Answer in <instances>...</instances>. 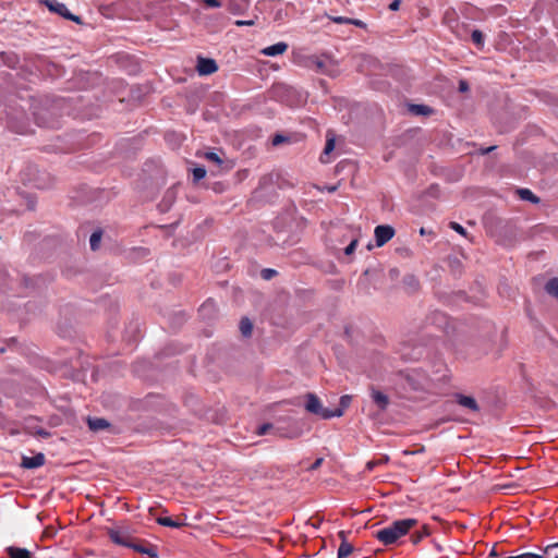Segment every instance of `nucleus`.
I'll use <instances>...</instances> for the list:
<instances>
[{"label":"nucleus","instance_id":"1","mask_svg":"<svg viewBox=\"0 0 558 558\" xmlns=\"http://www.w3.org/2000/svg\"><path fill=\"white\" fill-rule=\"evenodd\" d=\"M417 524L413 518L393 521L390 525L376 532V538L385 546L395 544L401 536Z\"/></svg>","mask_w":558,"mask_h":558},{"label":"nucleus","instance_id":"2","mask_svg":"<svg viewBox=\"0 0 558 558\" xmlns=\"http://www.w3.org/2000/svg\"><path fill=\"white\" fill-rule=\"evenodd\" d=\"M305 398V410L314 415L319 416L320 418L329 420L343 415V409L329 410L324 408L319 398L315 393L308 392L306 393Z\"/></svg>","mask_w":558,"mask_h":558},{"label":"nucleus","instance_id":"3","mask_svg":"<svg viewBox=\"0 0 558 558\" xmlns=\"http://www.w3.org/2000/svg\"><path fill=\"white\" fill-rule=\"evenodd\" d=\"M34 120L37 125L48 129L59 128V113L56 106L38 107L34 111Z\"/></svg>","mask_w":558,"mask_h":558},{"label":"nucleus","instance_id":"4","mask_svg":"<svg viewBox=\"0 0 558 558\" xmlns=\"http://www.w3.org/2000/svg\"><path fill=\"white\" fill-rule=\"evenodd\" d=\"M117 65L128 74L134 75L140 72L137 60L126 52H117L107 58V65Z\"/></svg>","mask_w":558,"mask_h":558},{"label":"nucleus","instance_id":"5","mask_svg":"<svg viewBox=\"0 0 558 558\" xmlns=\"http://www.w3.org/2000/svg\"><path fill=\"white\" fill-rule=\"evenodd\" d=\"M403 377L413 390H427L430 387L432 379L421 368L409 369Z\"/></svg>","mask_w":558,"mask_h":558},{"label":"nucleus","instance_id":"6","mask_svg":"<svg viewBox=\"0 0 558 558\" xmlns=\"http://www.w3.org/2000/svg\"><path fill=\"white\" fill-rule=\"evenodd\" d=\"M40 3L44 4L51 13L58 14L76 24H83L82 17L71 13L68 7L59 0H40Z\"/></svg>","mask_w":558,"mask_h":558},{"label":"nucleus","instance_id":"7","mask_svg":"<svg viewBox=\"0 0 558 558\" xmlns=\"http://www.w3.org/2000/svg\"><path fill=\"white\" fill-rule=\"evenodd\" d=\"M107 534L111 538V541L120 546H124L130 548L134 537L123 529H107Z\"/></svg>","mask_w":558,"mask_h":558},{"label":"nucleus","instance_id":"8","mask_svg":"<svg viewBox=\"0 0 558 558\" xmlns=\"http://www.w3.org/2000/svg\"><path fill=\"white\" fill-rule=\"evenodd\" d=\"M376 245L381 247L395 235V229L389 225H379L374 230Z\"/></svg>","mask_w":558,"mask_h":558},{"label":"nucleus","instance_id":"9","mask_svg":"<svg viewBox=\"0 0 558 558\" xmlns=\"http://www.w3.org/2000/svg\"><path fill=\"white\" fill-rule=\"evenodd\" d=\"M133 550L145 554L149 556L150 558H157L158 557V548L156 545L149 544L146 541H138L134 538L131 547Z\"/></svg>","mask_w":558,"mask_h":558},{"label":"nucleus","instance_id":"10","mask_svg":"<svg viewBox=\"0 0 558 558\" xmlns=\"http://www.w3.org/2000/svg\"><path fill=\"white\" fill-rule=\"evenodd\" d=\"M196 70L201 75H210L217 72L218 65L217 62L211 58L198 57Z\"/></svg>","mask_w":558,"mask_h":558},{"label":"nucleus","instance_id":"11","mask_svg":"<svg viewBox=\"0 0 558 558\" xmlns=\"http://www.w3.org/2000/svg\"><path fill=\"white\" fill-rule=\"evenodd\" d=\"M46 458L45 454L41 452L36 453L34 457H26L24 456L22 458L21 466L24 469H37L45 464Z\"/></svg>","mask_w":558,"mask_h":558},{"label":"nucleus","instance_id":"12","mask_svg":"<svg viewBox=\"0 0 558 558\" xmlns=\"http://www.w3.org/2000/svg\"><path fill=\"white\" fill-rule=\"evenodd\" d=\"M454 399H456V402L463 407V408H466L469 409L470 411L472 412H478L480 411V405L477 403V401L471 397V396H465V395H462V393H456L454 395Z\"/></svg>","mask_w":558,"mask_h":558},{"label":"nucleus","instance_id":"13","mask_svg":"<svg viewBox=\"0 0 558 558\" xmlns=\"http://www.w3.org/2000/svg\"><path fill=\"white\" fill-rule=\"evenodd\" d=\"M371 397H372L373 402L377 405V408L380 411L387 410V408L389 405V397L386 393H384L375 388H372Z\"/></svg>","mask_w":558,"mask_h":558},{"label":"nucleus","instance_id":"14","mask_svg":"<svg viewBox=\"0 0 558 558\" xmlns=\"http://www.w3.org/2000/svg\"><path fill=\"white\" fill-rule=\"evenodd\" d=\"M402 283L405 292L409 294L416 293L421 288L420 280L412 274L405 275L402 279Z\"/></svg>","mask_w":558,"mask_h":558},{"label":"nucleus","instance_id":"15","mask_svg":"<svg viewBox=\"0 0 558 558\" xmlns=\"http://www.w3.org/2000/svg\"><path fill=\"white\" fill-rule=\"evenodd\" d=\"M306 65L308 68L315 69L316 72L322 74L331 75V71L325 61L319 59L318 57L312 56L307 59Z\"/></svg>","mask_w":558,"mask_h":558},{"label":"nucleus","instance_id":"16","mask_svg":"<svg viewBox=\"0 0 558 558\" xmlns=\"http://www.w3.org/2000/svg\"><path fill=\"white\" fill-rule=\"evenodd\" d=\"M288 44L284 41L276 43L260 50V53L267 57H275L284 53L288 50Z\"/></svg>","mask_w":558,"mask_h":558},{"label":"nucleus","instance_id":"17","mask_svg":"<svg viewBox=\"0 0 558 558\" xmlns=\"http://www.w3.org/2000/svg\"><path fill=\"white\" fill-rule=\"evenodd\" d=\"M338 536L341 538V544L338 548V558H347L353 551V546L347 542V533L344 531H340Z\"/></svg>","mask_w":558,"mask_h":558},{"label":"nucleus","instance_id":"18","mask_svg":"<svg viewBox=\"0 0 558 558\" xmlns=\"http://www.w3.org/2000/svg\"><path fill=\"white\" fill-rule=\"evenodd\" d=\"M205 158L210 161V162H214L216 163L218 167H220L222 170H229L232 168V165L230 161L228 160H223L217 153L215 151H208L206 153L205 155Z\"/></svg>","mask_w":558,"mask_h":558},{"label":"nucleus","instance_id":"19","mask_svg":"<svg viewBox=\"0 0 558 558\" xmlns=\"http://www.w3.org/2000/svg\"><path fill=\"white\" fill-rule=\"evenodd\" d=\"M5 551L10 558H33V554L22 547L9 546L5 548Z\"/></svg>","mask_w":558,"mask_h":558},{"label":"nucleus","instance_id":"20","mask_svg":"<svg viewBox=\"0 0 558 558\" xmlns=\"http://www.w3.org/2000/svg\"><path fill=\"white\" fill-rule=\"evenodd\" d=\"M546 293L558 301V277L550 278L545 287Z\"/></svg>","mask_w":558,"mask_h":558},{"label":"nucleus","instance_id":"21","mask_svg":"<svg viewBox=\"0 0 558 558\" xmlns=\"http://www.w3.org/2000/svg\"><path fill=\"white\" fill-rule=\"evenodd\" d=\"M104 231L101 228L95 230L89 238V245L92 251H97L100 246Z\"/></svg>","mask_w":558,"mask_h":558},{"label":"nucleus","instance_id":"22","mask_svg":"<svg viewBox=\"0 0 558 558\" xmlns=\"http://www.w3.org/2000/svg\"><path fill=\"white\" fill-rule=\"evenodd\" d=\"M240 331L243 337H251L253 331V323L248 317H242V319L240 320Z\"/></svg>","mask_w":558,"mask_h":558},{"label":"nucleus","instance_id":"23","mask_svg":"<svg viewBox=\"0 0 558 558\" xmlns=\"http://www.w3.org/2000/svg\"><path fill=\"white\" fill-rule=\"evenodd\" d=\"M87 424L90 430H102L105 429V417H87Z\"/></svg>","mask_w":558,"mask_h":558},{"label":"nucleus","instance_id":"24","mask_svg":"<svg viewBox=\"0 0 558 558\" xmlns=\"http://www.w3.org/2000/svg\"><path fill=\"white\" fill-rule=\"evenodd\" d=\"M430 531L427 525H423L421 531H416L411 535V541L414 545L418 544L423 538L428 536Z\"/></svg>","mask_w":558,"mask_h":558},{"label":"nucleus","instance_id":"25","mask_svg":"<svg viewBox=\"0 0 558 558\" xmlns=\"http://www.w3.org/2000/svg\"><path fill=\"white\" fill-rule=\"evenodd\" d=\"M471 39L473 44L478 48L483 49L485 43V36L480 29H473L471 33Z\"/></svg>","mask_w":558,"mask_h":558},{"label":"nucleus","instance_id":"26","mask_svg":"<svg viewBox=\"0 0 558 558\" xmlns=\"http://www.w3.org/2000/svg\"><path fill=\"white\" fill-rule=\"evenodd\" d=\"M518 193L523 201H529L533 204H537L539 202V198L529 189H520Z\"/></svg>","mask_w":558,"mask_h":558},{"label":"nucleus","instance_id":"27","mask_svg":"<svg viewBox=\"0 0 558 558\" xmlns=\"http://www.w3.org/2000/svg\"><path fill=\"white\" fill-rule=\"evenodd\" d=\"M27 434L41 437V438H49L51 436V433L43 427L39 426H28L27 427Z\"/></svg>","mask_w":558,"mask_h":558},{"label":"nucleus","instance_id":"28","mask_svg":"<svg viewBox=\"0 0 558 558\" xmlns=\"http://www.w3.org/2000/svg\"><path fill=\"white\" fill-rule=\"evenodd\" d=\"M412 113L429 116L433 112V109L426 105H412L410 108Z\"/></svg>","mask_w":558,"mask_h":558},{"label":"nucleus","instance_id":"29","mask_svg":"<svg viewBox=\"0 0 558 558\" xmlns=\"http://www.w3.org/2000/svg\"><path fill=\"white\" fill-rule=\"evenodd\" d=\"M157 523L162 526H169V527H180L183 525V523L177 522L170 517H160L157 519Z\"/></svg>","mask_w":558,"mask_h":558},{"label":"nucleus","instance_id":"30","mask_svg":"<svg viewBox=\"0 0 558 558\" xmlns=\"http://www.w3.org/2000/svg\"><path fill=\"white\" fill-rule=\"evenodd\" d=\"M389 458L387 456L381 457L378 460H371L366 463V470L373 471L375 468L388 463Z\"/></svg>","mask_w":558,"mask_h":558},{"label":"nucleus","instance_id":"31","mask_svg":"<svg viewBox=\"0 0 558 558\" xmlns=\"http://www.w3.org/2000/svg\"><path fill=\"white\" fill-rule=\"evenodd\" d=\"M215 311V304L214 302L211 301H207L205 302L201 308H199V313L203 315V316H207V317H210V314L211 312Z\"/></svg>","mask_w":558,"mask_h":558},{"label":"nucleus","instance_id":"32","mask_svg":"<svg viewBox=\"0 0 558 558\" xmlns=\"http://www.w3.org/2000/svg\"><path fill=\"white\" fill-rule=\"evenodd\" d=\"M206 177V169L203 167H196L193 169V180L195 182L201 181Z\"/></svg>","mask_w":558,"mask_h":558},{"label":"nucleus","instance_id":"33","mask_svg":"<svg viewBox=\"0 0 558 558\" xmlns=\"http://www.w3.org/2000/svg\"><path fill=\"white\" fill-rule=\"evenodd\" d=\"M2 60L4 61L5 64H8L11 68H14L15 64L17 63V57L15 54L2 53Z\"/></svg>","mask_w":558,"mask_h":558},{"label":"nucleus","instance_id":"34","mask_svg":"<svg viewBox=\"0 0 558 558\" xmlns=\"http://www.w3.org/2000/svg\"><path fill=\"white\" fill-rule=\"evenodd\" d=\"M260 275L263 279L270 280L272 277L277 275V271L271 268H265L262 270Z\"/></svg>","mask_w":558,"mask_h":558},{"label":"nucleus","instance_id":"35","mask_svg":"<svg viewBox=\"0 0 558 558\" xmlns=\"http://www.w3.org/2000/svg\"><path fill=\"white\" fill-rule=\"evenodd\" d=\"M449 227L461 235H466V230L458 222L451 221Z\"/></svg>","mask_w":558,"mask_h":558},{"label":"nucleus","instance_id":"36","mask_svg":"<svg viewBox=\"0 0 558 558\" xmlns=\"http://www.w3.org/2000/svg\"><path fill=\"white\" fill-rule=\"evenodd\" d=\"M274 429V425L270 423H264L257 428L258 435H266L269 430Z\"/></svg>","mask_w":558,"mask_h":558},{"label":"nucleus","instance_id":"37","mask_svg":"<svg viewBox=\"0 0 558 558\" xmlns=\"http://www.w3.org/2000/svg\"><path fill=\"white\" fill-rule=\"evenodd\" d=\"M335 149V138H328L324 148L323 154L328 155Z\"/></svg>","mask_w":558,"mask_h":558},{"label":"nucleus","instance_id":"38","mask_svg":"<svg viewBox=\"0 0 558 558\" xmlns=\"http://www.w3.org/2000/svg\"><path fill=\"white\" fill-rule=\"evenodd\" d=\"M356 246H357V240H356V239H354V240H352V241L350 242V244L344 248V254H345V255H351V254H353V252L355 251Z\"/></svg>","mask_w":558,"mask_h":558},{"label":"nucleus","instance_id":"39","mask_svg":"<svg viewBox=\"0 0 558 558\" xmlns=\"http://www.w3.org/2000/svg\"><path fill=\"white\" fill-rule=\"evenodd\" d=\"M350 403H351V397L348 396V395L342 396L340 398V407H338L337 409H343L344 410L345 408H348L350 405Z\"/></svg>","mask_w":558,"mask_h":558},{"label":"nucleus","instance_id":"40","mask_svg":"<svg viewBox=\"0 0 558 558\" xmlns=\"http://www.w3.org/2000/svg\"><path fill=\"white\" fill-rule=\"evenodd\" d=\"M508 558H543V556L533 553H525L518 556H510Z\"/></svg>","mask_w":558,"mask_h":558},{"label":"nucleus","instance_id":"41","mask_svg":"<svg viewBox=\"0 0 558 558\" xmlns=\"http://www.w3.org/2000/svg\"><path fill=\"white\" fill-rule=\"evenodd\" d=\"M332 22L337 23V24H349L350 21V17H344V16H332L330 17Z\"/></svg>","mask_w":558,"mask_h":558},{"label":"nucleus","instance_id":"42","mask_svg":"<svg viewBox=\"0 0 558 558\" xmlns=\"http://www.w3.org/2000/svg\"><path fill=\"white\" fill-rule=\"evenodd\" d=\"M204 4L208 8H220L221 2L219 0H204Z\"/></svg>","mask_w":558,"mask_h":558},{"label":"nucleus","instance_id":"43","mask_svg":"<svg viewBox=\"0 0 558 558\" xmlns=\"http://www.w3.org/2000/svg\"><path fill=\"white\" fill-rule=\"evenodd\" d=\"M255 24L254 20H238L235 21L236 26H252Z\"/></svg>","mask_w":558,"mask_h":558},{"label":"nucleus","instance_id":"44","mask_svg":"<svg viewBox=\"0 0 558 558\" xmlns=\"http://www.w3.org/2000/svg\"><path fill=\"white\" fill-rule=\"evenodd\" d=\"M287 141V137L281 134H276L272 138V145L277 146Z\"/></svg>","mask_w":558,"mask_h":558},{"label":"nucleus","instance_id":"45","mask_svg":"<svg viewBox=\"0 0 558 558\" xmlns=\"http://www.w3.org/2000/svg\"><path fill=\"white\" fill-rule=\"evenodd\" d=\"M324 462V458H317L313 464L308 468V471H315L317 470L318 468H320V465L323 464Z\"/></svg>","mask_w":558,"mask_h":558},{"label":"nucleus","instance_id":"46","mask_svg":"<svg viewBox=\"0 0 558 558\" xmlns=\"http://www.w3.org/2000/svg\"><path fill=\"white\" fill-rule=\"evenodd\" d=\"M470 88L469 83L465 80H461L459 82V92L464 93L468 92Z\"/></svg>","mask_w":558,"mask_h":558},{"label":"nucleus","instance_id":"47","mask_svg":"<svg viewBox=\"0 0 558 558\" xmlns=\"http://www.w3.org/2000/svg\"><path fill=\"white\" fill-rule=\"evenodd\" d=\"M351 22H349V24H352V25H355L360 28H365L366 27V24L361 21V20H356V19H350Z\"/></svg>","mask_w":558,"mask_h":558},{"label":"nucleus","instance_id":"48","mask_svg":"<svg viewBox=\"0 0 558 558\" xmlns=\"http://www.w3.org/2000/svg\"><path fill=\"white\" fill-rule=\"evenodd\" d=\"M400 4H401V0H393V1L389 4V9H390L391 11H397V10H399Z\"/></svg>","mask_w":558,"mask_h":558},{"label":"nucleus","instance_id":"49","mask_svg":"<svg viewBox=\"0 0 558 558\" xmlns=\"http://www.w3.org/2000/svg\"><path fill=\"white\" fill-rule=\"evenodd\" d=\"M495 148H496V146H489V147H487V148H483V149H481V153H482L483 155H486V154H488V153L493 151Z\"/></svg>","mask_w":558,"mask_h":558},{"label":"nucleus","instance_id":"50","mask_svg":"<svg viewBox=\"0 0 558 558\" xmlns=\"http://www.w3.org/2000/svg\"><path fill=\"white\" fill-rule=\"evenodd\" d=\"M390 277L395 278L399 275V270L397 268H392L389 270Z\"/></svg>","mask_w":558,"mask_h":558},{"label":"nucleus","instance_id":"51","mask_svg":"<svg viewBox=\"0 0 558 558\" xmlns=\"http://www.w3.org/2000/svg\"><path fill=\"white\" fill-rule=\"evenodd\" d=\"M551 548H558V542H557V543H555V544L548 545V546L546 547V551H548V550H549V549H551Z\"/></svg>","mask_w":558,"mask_h":558},{"label":"nucleus","instance_id":"52","mask_svg":"<svg viewBox=\"0 0 558 558\" xmlns=\"http://www.w3.org/2000/svg\"><path fill=\"white\" fill-rule=\"evenodd\" d=\"M27 206H28V209H31V210H33L35 208V205L33 202H29Z\"/></svg>","mask_w":558,"mask_h":558},{"label":"nucleus","instance_id":"53","mask_svg":"<svg viewBox=\"0 0 558 558\" xmlns=\"http://www.w3.org/2000/svg\"><path fill=\"white\" fill-rule=\"evenodd\" d=\"M106 427H107V433H110L111 432V425H110L109 422H107Z\"/></svg>","mask_w":558,"mask_h":558},{"label":"nucleus","instance_id":"54","mask_svg":"<svg viewBox=\"0 0 558 558\" xmlns=\"http://www.w3.org/2000/svg\"><path fill=\"white\" fill-rule=\"evenodd\" d=\"M85 228H86L85 225L81 226L80 229H78V232H84Z\"/></svg>","mask_w":558,"mask_h":558},{"label":"nucleus","instance_id":"55","mask_svg":"<svg viewBox=\"0 0 558 558\" xmlns=\"http://www.w3.org/2000/svg\"><path fill=\"white\" fill-rule=\"evenodd\" d=\"M420 233H421L422 235L426 234V230H425V228H421Z\"/></svg>","mask_w":558,"mask_h":558},{"label":"nucleus","instance_id":"56","mask_svg":"<svg viewBox=\"0 0 558 558\" xmlns=\"http://www.w3.org/2000/svg\"><path fill=\"white\" fill-rule=\"evenodd\" d=\"M24 283H25L26 287H28L29 286V279L25 278L24 279Z\"/></svg>","mask_w":558,"mask_h":558},{"label":"nucleus","instance_id":"57","mask_svg":"<svg viewBox=\"0 0 558 558\" xmlns=\"http://www.w3.org/2000/svg\"><path fill=\"white\" fill-rule=\"evenodd\" d=\"M16 342V339L15 338H11L10 339V343H15Z\"/></svg>","mask_w":558,"mask_h":558},{"label":"nucleus","instance_id":"58","mask_svg":"<svg viewBox=\"0 0 558 558\" xmlns=\"http://www.w3.org/2000/svg\"><path fill=\"white\" fill-rule=\"evenodd\" d=\"M5 351V348H0V353H3Z\"/></svg>","mask_w":558,"mask_h":558},{"label":"nucleus","instance_id":"59","mask_svg":"<svg viewBox=\"0 0 558 558\" xmlns=\"http://www.w3.org/2000/svg\"><path fill=\"white\" fill-rule=\"evenodd\" d=\"M492 556H496V551L493 549L492 553H490Z\"/></svg>","mask_w":558,"mask_h":558},{"label":"nucleus","instance_id":"60","mask_svg":"<svg viewBox=\"0 0 558 558\" xmlns=\"http://www.w3.org/2000/svg\"><path fill=\"white\" fill-rule=\"evenodd\" d=\"M336 190V186L329 187V191L333 192Z\"/></svg>","mask_w":558,"mask_h":558},{"label":"nucleus","instance_id":"61","mask_svg":"<svg viewBox=\"0 0 558 558\" xmlns=\"http://www.w3.org/2000/svg\"><path fill=\"white\" fill-rule=\"evenodd\" d=\"M555 558H558V556H557V557H555Z\"/></svg>","mask_w":558,"mask_h":558}]
</instances>
